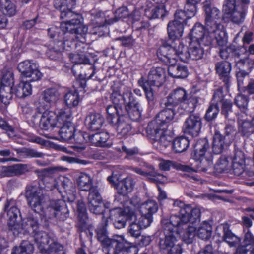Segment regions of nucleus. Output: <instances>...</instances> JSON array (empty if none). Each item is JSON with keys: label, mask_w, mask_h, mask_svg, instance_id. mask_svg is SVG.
<instances>
[{"label": "nucleus", "mask_w": 254, "mask_h": 254, "mask_svg": "<svg viewBox=\"0 0 254 254\" xmlns=\"http://www.w3.org/2000/svg\"><path fill=\"white\" fill-rule=\"evenodd\" d=\"M178 215L171 216V222L177 226L179 231L183 236V240L186 243L190 244L195 236L207 240L210 238L212 228L208 222L204 221L199 224L200 211L196 208H192L190 205L176 200L173 203Z\"/></svg>", "instance_id": "f257e3e1"}, {"label": "nucleus", "mask_w": 254, "mask_h": 254, "mask_svg": "<svg viewBox=\"0 0 254 254\" xmlns=\"http://www.w3.org/2000/svg\"><path fill=\"white\" fill-rule=\"evenodd\" d=\"M76 4V0H55L54 5L56 9L61 11V18L65 19V21L61 24V29L64 37L60 40L63 49L67 50L66 45L70 47L68 41H72L76 38L82 43L86 42L85 36L88 33V27L83 24V19L80 15L73 13L71 9Z\"/></svg>", "instance_id": "f03ea898"}, {"label": "nucleus", "mask_w": 254, "mask_h": 254, "mask_svg": "<svg viewBox=\"0 0 254 254\" xmlns=\"http://www.w3.org/2000/svg\"><path fill=\"white\" fill-rule=\"evenodd\" d=\"M26 196L31 208L48 219L56 217L64 221L69 216V210L64 200H52L48 203L40 188L31 187L26 190Z\"/></svg>", "instance_id": "7ed1b4c3"}, {"label": "nucleus", "mask_w": 254, "mask_h": 254, "mask_svg": "<svg viewBox=\"0 0 254 254\" xmlns=\"http://www.w3.org/2000/svg\"><path fill=\"white\" fill-rule=\"evenodd\" d=\"M139 203V198L134 197L130 201V205L136 208H139V210L125 209L129 224L128 233L136 238L140 236L142 229L150 225L152 222V215L158 209V204L154 200H148L141 204Z\"/></svg>", "instance_id": "20e7f679"}, {"label": "nucleus", "mask_w": 254, "mask_h": 254, "mask_svg": "<svg viewBox=\"0 0 254 254\" xmlns=\"http://www.w3.org/2000/svg\"><path fill=\"white\" fill-rule=\"evenodd\" d=\"M161 111L155 120L150 122L147 127L148 136L153 140L152 144L157 149L162 151L170 144L172 137L168 133V124L175 115L172 106H167Z\"/></svg>", "instance_id": "39448f33"}, {"label": "nucleus", "mask_w": 254, "mask_h": 254, "mask_svg": "<svg viewBox=\"0 0 254 254\" xmlns=\"http://www.w3.org/2000/svg\"><path fill=\"white\" fill-rule=\"evenodd\" d=\"M205 15V25L206 30L217 34L219 39L227 42V37L224 26L222 24V15L220 10L211 5V0H205L203 3Z\"/></svg>", "instance_id": "423d86ee"}, {"label": "nucleus", "mask_w": 254, "mask_h": 254, "mask_svg": "<svg viewBox=\"0 0 254 254\" xmlns=\"http://www.w3.org/2000/svg\"><path fill=\"white\" fill-rule=\"evenodd\" d=\"M113 100L116 104H119L120 101L124 103L123 114L129 117L133 121H137L141 117L142 109L139 104L133 97L131 90L125 87L123 95L118 94H113Z\"/></svg>", "instance_id": "0eeeda50"}, {"label": "nucleus", "mask_w": 254, "mask_h": 254, "mask_svg": "<svg viewBox=\"0 0 254 254\" xmlns=\"http://www.w3.org/2000/svg\"><path fill=\"white\" fill-rule=\"evenodd\" d=\"M108 220L104 217L102 224L96 230L97 238L100 242L103 243L104 251L107 254H118L124 248V238L122 236H116L114 238L110 239L107 237L106 227Z\"/></svg>", "instance_id": "6e6552de"}, {"label": "nucleus", "mask_w": 254, "mask_h": 254, "mask_svg": "<svg viewBox=\"0 0 254 254\" xmlns=\"http://www.w3.org/2000/svg\"><path fill=\"white\" fill-rule=\"evenodd\" d=\"M157 54L165 64H176L177 57L184 62L190 59L189 48L181 43L175 48L169 45H163L158 49Z\"/></svg>", "instance_id": "1a4fd4ad"}, {"label": "nucleus", "mask_w": 254, "mask_h": 254, "mask_svg": "<svg viewBox=\"0 0 254 254\" xmlns=\"http://www.w3.org/2000/svg\"><path fill=\"white\" fill-rule=\"evenodd\" d=\"M193 157L198 162L197 166L199 171H206L213 166V156L207 139H201L197 141L194 146Z\"/></svg>", "instance_id": "9d476101"}, {"label": "nucleus", "mask_w": 254, "mask_h": 254, "mask_svg": "<svg viewBox=\"0 0 254 254\" xmlns=\"http://www.w3.org/2000/svg\"><path fill=\"white\" fill-rule=\"evenodd\" d=\"M198 100L196 97L188 98L187 91L182 88L173 90L169 95L166 104L167 106H175L181 104L184 110L188 112L193 111L196 106Z\"/></svg>", "instance_id": "9b49d317"}, {"label": "nucleus", "mask_w": 254, "mask_h": 254, "mask_svg": "<svg viewBox=\"0 0 254 254\" xmlns=\"http://www.w3.org/2000/svg\"><path fill=\"white\" fill-rule=\"evenodd\" d=\"M162 224L164 229V237L161 238L159 243L160 249L166 252L175 245H177V239L176 235H179L183 239V236L179 232L177 226L174 225L171 222V216L169 220L163 219Z\"/></svg>", "instance_id": "f8f14e48"}, {"label": "nucleus", "mask_w": 254, "mask_h": 254, "mask_svg": "<svg viewBox=\"0 0 254 254\" xmlns=\"http://www.w3.org/2000/svg\"><path fill=\"white\" fill-rule=\"evenodd\" d=\"M190 36V42H200L202 45L210 46L214 41H216L220 46H223L227 43L224 39H219L216 34L211 33L206 30L205 27L199 23H196L193 27Z\"/></svg>", "instance_id": "ddd939ff"}, {"label": "nucleus", "mask_w": 254, "mask_h": 254, "mask_svg": "<svg viewBox=\"0 0 254 254\" xmlns=\"http://www.w3.org/2000/svg\"><path fill=\"white\" fill-rule=\"evenodd\" d=\"M32 237L42 252L49 254H64L63 246L56 242L46 233L38 231Z\"/></svg>", "instance_id": "4468645a"}, {"label": "nucleus", "mask_w": 254, "mask_h": 254, "mask_svg": "<svg viewBox=\"0 0 254 254\" xmlns=\"http://www.w3.org/2000/svg\"><path fill=\"white\" fill-rule=\"evenodd\" d=\"M244 9L236 5V0H225L223 6L224 20L236 25L242 24L247 13Z\"/></svg>", "instance_id": "2eb2a0df"}, {"label": "nucleus", "mask_w": 254, "mask_h": 254, "mask_svg": "<svg viewBox=\"0 0 254 254\" xmlns=\"http://www.w3.org/2000/svg\"><path fill=\"white\" fill-rule=\"evenodd\" d=\"M90 33L92 34H100L99 29L105 25H110L116 22L113 12L110 11H99L92 14Z\"/></svg>", "instance_id": "dca6fc26"}, {"label": "nucleus", "mask_w": 254, "mask_h": 254, "mask_svg": "<svg viewBox=\"0 0 254 254\" xmlns=\"http://www.w3.org/2000/svg\"><path fill=\"white\" fill-rule=\"evenodd\" d=\"M17 69L21 73V78L27 79L29 81H37L42 77L38 64L32 61L25 60L18 64Z\"/></svg>", "instance_id": "f3484780"}, {"label": "nucleus", "mask_w": 254, "mask_h": 254, "mask_svg": "<svg viewBox=\"0 0 254 254\" xmlns=\"http://www.w3.org/2000/svg\"><path fill=\"white\" fill-rule=\"evenodd\" d=\"M88 200L90 212L97 215L103 214L102 220L104 217L107 219L108 218L105 214V208H108L109 204H105L103 202L98 190H94L91 192H89Z\"/></svg>", "instance_id": "a211bd4d"}, {"label": "nucleus", "mask_w": 254, "mask_h": 254, "mask_svg": "<svg viewBox=\"0 0 254 254\" xmlns=\"http://www.w3.org/2000/svg\"><path fill=\"white\" fill-rule=\"evenodd\" d=\"M39 223L38 219L33 215H29L22 220V223L19 227H16L18 234H13L15 236H20L29 234L31 237L39 231Z\"/></svg>", "instance_id": "6ab92c4d"}, {"label": "nucleus", "mask_w": 254, "mask_h": 254, "mask_svg": "<svg viewBox=\"0 0 254 254\" xmlns=\"http://www.w3.org/2000/svg\"><path fill=\"white\" fill-rule=\"evenodd\" d=\"M15 205V200L12 199H7L5 203L4 209L5 211H7L8 216V226L9 230L13 234H18L16 227H19V223H17L16 219L20 214V211Z\"/></svg>", "instance_id": "aec40b11"}, {"label": "nucleus", "mask_w": 254, "mask_h": 254, "mask_svg": "<svg viewBox=\"0 0 254 254\" xmlns=\"http://www.w3.org/2000/svg\"><path fill=\"white\" fill-rule=\"evenodd\" d=\"M118 94L119 95H123L121 94L119 91H114L111 94L110 99L113 103V105H109L106 108V111L107 113V120L111 124L115 123L118 120V117L120 116H125L123 114L124 103H122L119 101V104H116L114 102L112 96L114 94Z\"/></svg>", "instance_id": "412c9836"}, {"label": "nucleus", "mask_w": 254, "mask_h": 254, "mask_svg": "<svg viewBox=\"0 0 254 254\" xmlns=\"http://www.w3.org/2000/svg\"><path fill=\"white\" fill-rule=\"evenodd\" d=\"M201 128V121L199 116L191 115L188 117L183 125L184 132L192 136L198 135Z\"/></svg>", "instance_id": "4be33fe9"}, {"label": "nucleus", "mask_w": 254, "mask_h": 254, "mask_svg": "<svg viewBox=\"0 0 254 254\" xmlns=\"http://www.w3.org/2000/svg\"><path fill=\"white\" fill-rule=\"evenodd\" d=\"M29 170L27 164H17L0 166V179L23 174Z\"/></svg>", "instance_id": "5701e85b"}, {"label": "nucleus", "mask_w": 254, "mask_h": 254, "mask_svg": "<svg viewBox=\"0 0 254 254\" xmlns=\"http://www.w3.org/2000/svg\"><path fill=\"white\" fill-rule=\"evenodd\" d=\"M154 4L145 9V15L149 19L162 17L165 13V3L168 0H152Z\"/></svg>", "instance_id": "b1692460"}, {"label": "nucleus", "mask_w": 254, "mask_h": 254, "mask_svg": "<svg viewBox=\"0 0 254 254\" xmlns=\"http://www.w3.org/2000/svg\"><path fill=\"white\" fill-rule=\"evenodd\" d=\"M28 80L21 78L19 83L12 87V93L17 98H24L32 93V87Z\"/></svg>", "instance_id": "393cba45"}, {"label": "nucleus", "mask_w": 254, "mask_h": 254, "mask_svg": "<svg viewBox=\"0 0 254 254\" xmlns=\"http://www.w3.org/2000/svg\"><path fill=\"white\" fill-rule=\"evenodd\" d=\"M39 126L44 130H52L55 127H59L57 123L55 112L46 110L41 117Z\"/></svg>", "instance_id": "a878e982"}, {"label": "nucleus", "mask_w": 254, "mask_h": 254, "mask_svg": "<svg viewBox=\"0 0 254 254\" xmlns=\"http://www.w3.org/2000/svg\"><path fill=\"white\" fill-rule=\"evenodd\" d=\"M165 81V71L162 67L151 69L148 75L147 83L150 86L160 87Z\"/></svg>", "instance_id": "bb28decb"}, {"label": "nucleus", "mask_w": 254, "mask_h": 254, "mask_svg": "<svg viewBox=\"0 0 254 254\" xmlns=\"http://www.w3.org/2000/svg\"><path fill=\"white\" fill-rule=\"evenodd\" d=\"M223 97V94L221 89H218L215 92L213 95L214 103L210 105L205 114V117L207 121H210L216 118L219 111L218 104L219 101H222Z\"/></svg>", "instance_id": "cd10ccee"}, {"label": "nucleus", "mask_w": 254, "mask_h": 254, "mask_svg": "<svg viewBox=\"0 0 254 254\" xmlns=\"http://www.w3.org/2000/svg\"><path fill=\"white\" fill-rule=\"evenodd\" d=\"M215 68L220 79L222 80L226 85H228L230 81L232 69L230 63L226 61L218 62L215 64Z\"/></svg>", "instance_id": "c85d7f7f"}, {"label": "nucleus", "mask_w": 254, "mask_h": 254, "mask_svg": "<svg viewBox=\"0 0 254 254\" xmlns=\"http://www.w3.org/2000/svg\"><path fill=\"white\" fill-rule=\"evenodd\" d=\"M76 181L78 188L81 191L91 192L94 190H98L97 188L93 186V178L87 173H80Z\"/></svg>", "instance_id": "c756f323"}, {"label": "nucleus", "mask_w": 254, "mask_h": 254, "mask_svg": "<svg viewBox=\"0 0 254 254\" xmlns=\"http://www.w3.org/2000/svg\"><path fill=\"white\" fill-rule=\"evenodd\" d=\"M115 126L117 131L120 137H126L131 134V127L129 123V118L125 116H120L115 123L112 124Z\"/></svg>", "instance_id": "7c9ffc66"}, {"label": "nucleus", "mask_w": 254, "mask_h": 254, "mask_svg": "<svg viewBox=\"0 0 254 254\" xmlns=\"http://www.w3.org/2000/svg\"><path fill=\"white\" fill-rule=\"evenodd\" d=\"M104 123V117L100 114L92 113L88 115L85 120V124L89 130L93 131L99 130Z\"/></svg>", "instance_id": "2f4dec72"}, {"label": "nucleus", "mask_w": 254, "mask_h": 254, "mask_svg": "<svg viewBox=\"0 0 254 254\" xmlns=\"http://www.w3.org/2000/svg\"><path fill=\"white\" fill-rule=\"evenodd\" d=\"M230 160L235 173L237 175L241 174L245 167L244 153L241 150H237L233 157H230Z\"/></svg>", "instance_id": "473e14b6"}, {"label": "nucleus", "mask_w": 254, "mask_h": 254, "mask_svg": "<svg viewBox=\"0 0 254 254\" xmlns=\"http://www.w3.org/2000/svg\"><path fill=\"white\" fill-rule=\"evenodd\" d=\"M246 117L245 113H243L242 115H238V123L240 131L244 135H248L254 131V116L252 122L247 120Z\"/></svg>", "instance_id": "72a5a7b5"}, {"label": "nucleus", "mask_w": 254, "mask_h": 254, "mask_svg": "<svg viewBox=\"0 0 254 254\" xmlns=\"http://www.w3.org/2000/svg\"><path fill=\"white\" fill-rule=\"evenodd\" d=\"M57 124L60 127L65 124L72 123V111L69 108H64L58 110L55 112Z\"/></svg>", "instance_id": "f704fd0d"}, {"label": "nucleus", "mask_w": 254, "mask_h": 254, "mask_svg": "<svg viewBox=\"0 0 254 254\" xmlns=\"http://www.w3.org/2000/svg\"><path fill=\"white\" fill-rule=\"evenodd\" d=\"M159 167L161 170L163 171H168L171 167H173L177 170L186 172L192 173L195 172V170L192 167L187 165H181L170 160H164L161 161L159 163Z\"/></svg>", "instance_id": "c9c22d12"}, {"label": "nucleus", "mask_w": 254, "mask_h": 254, "mask_svg": "<svg viewBox=\"0 0 254 254\" xmlns=\"http://www.w3.org/2000/svg\"><path fill=\"white\" fill-rule=\"evenodd\" d=\"M168 65V71L169 75L175 78H185L188 75L187 67L183 65L166 64Z\"/></svg>", "instance_id": "e433bc0d"}, {"label": "nucleus", "mask_w": 254, "mask_h": 254, "mask_svg": "<svg viewBox=\"0 0 254 254\" xmlns=\"http://www.w3.org/2000/svg\"><path fill=\"white\" fill-rule=\"evenodd\" d=\"M167 31L170 39L174 40L180 39L183 34L184 26L181 23L173 20L168 24Z\"/></svg>", "instance_id": "4c0bfd02"}, {"label": "nucleus", "mask_w": 254, "mask_h": 254, "mask_svg": "<svg viewBox=\"0 0 254 254\" xmlns=\"http://www.w3.org/2000/svg\"><path fill=\"white\" fill-rule=\"evenodd\" d=\"M225 137L219 132H216L213 136L212 150L214 154H219L226 148L229 144L225 141Z\"/></svg>", "instance_id": "58836bf2"}, {"label": "nucleus", "mask_w": 254, "mask_h": 254, "mask_svg": "<svg viewBox=\"0 0 254 254\" xmlns=\"http://www.w3.org/2000/svg\"><path fill=\"white\" fill-rule=\"evenodd\" d=\"M244 242L246 246L238 247L235 254H250V252L254 249V236L248 231L245 235Z\"/></svg>", "instance_id": "ea45409f"}, {"label": "nucleus", "mask_w": 254, "mask_h": 254, "mask_svg": "<svg viewBox=\"0 0 254 254\" xmlns=\"http://www.w3.org/2000/svg\"><path fill=\"white\" fill-rule=\"evenodd\" d=\"M202 43L198 42H190L189 51L190 59L193 60L201 59L204 54V49Z\"/></svg>", "instance_id": "a19ab883"}, {"label": "nucleus", "mask_w": 254, "mask_h": 254, "mask_svg": "<svg viewBox=\"0 0 254 254\" xmlns=\"http://www.w3.org/2000/svg\"><path fill=\"white\" fill-rule=\"evenodd\" d=\"M132 206L131 205L130 206L126 207L124 211L122 213L121 210L119 208H116L113 210H110L109 212L112 215L113 214H117L118 216V217H117L116 219H115V221L114 222V225L115 227L117 229H121L125 227L126 226V221H128V219L127 218V214L125 213V209L126 208H128L129 209H135V208H132Z\"/></svg>", "instance_id": "79ce46f5"}, {"label": "nucleus", "mask_w": 254, "mask_h": 254, "mask_svg": "<svg viewBox=\"0 0 254 254\" xmlns=\"http://www.w3.org/2000/svg\"><path fill=\"white\" fill-rule=\"evenodd\" d=\"M59 131L61 140L64 141H70L75 136V128L72 123L65 124L60 127Z\"/></svg>", "instance_id": "37998d69"}, {"label": "nucleus", "mask_w": 254, "mask_h": 254, "mask_svg": "<svg viewBox=\"0 0 254 254\" xmlns=\"http://www.w3.org/2000/svg\"><path fill=\"white\" fill-rule=\"evenodd\" d=\"M109 135L107 132H102L91 135L90 142L97 146L105 147L109 146L107 141Z\"/></svg>", "instance_id": "c03bdc74"}, {"label": "nucleus", "mask_w": 254, "mask_h": 254, "mask_svg": "<svg viewBox=\"0 0 254 254\" xmlns=\"http://www.w3.org/2000/svg\"><path fill=\"white\" fill-rule=\"evenodd\" d=\"M134 185L133 179L127 177L119 182L117 190L119 193L126 195L132 190Z\"/></svg>", "instance_id": "a18cd8bd"}, {"label": "nucleus", "mask_w": 254, "mask_h": 254, "mask_svg": "<svg viewBox=\"0 0 254 254\" xmlns=\"http://www.w3.org/2000/svg\"><path fill=\"white\" fill-rule=\"evenodd\" d=\"M77 212L79 220L78 225L82 229L86 228L87 220V211L85 204L82 201H78L77 204Z\"/></svg>", "instance_id": "49530a36"}, {"label": "nucleus", "mask_w": 254, "mask_h": 254, "mask_svg": "<svg viewBox=\"0 0 254 254\" xmlns=\"http://www.w3.org/2000/svg\"><path fill=\"white\" fill-rule=\"evenodd\" d=\"M0 10L4 15L13 16L16 13V6L14 2L10 0H0Z\"/></svg>", "instance_id": "de8ad7c7"}, {"label": "nucleus", "mask_w": 254, "mask_h": 254, "mask_svg": "<svg viewBox=\"0 0 254 254\" xmlns=\"http://www.w3.org/2000/svg\"><path fill=\"white\" fill-rule=\"evenodd\" d=\"M19 157L21 158H41L44 154L38 152L33 149L22 148L15 149Z\"/></svg>", "instance_id": "09e8293b"}, {"label": "nucleus", "mask_w": 254, "mask_h": 254, "mask_svg": "<svg viewBox=\"0 0 254 254\" xmlns=\"http://www.w3.org/2000/svg\"><path fill=\"white\" fill-rule=\"evenodd\" d=\"M34 251V247L27 241H23L19 247H14L11 254H32Z\"/></svg>", "instance_id": "8fccbe9b"}, {"label": "nucleus", "mask_w": 254, "mask_h": 254, "mask_svg": "<svg viewBox=\"0 0 254 254\" xmlns=\"http://www.w3.org/2000/svg\"><path fill=\"white\" fill-rule=\"evenodd\" d=\"M43 98L46 102L50 103H56L60 98V93L58 90L55 88H48L43 92Z\"/></svg>", "instance_id": "3c124183"}, {"label": "nucleus", "mask_w": 254, "mask_h": 254, "mask_svg": "<svg viewBox=\"0 0 254 254\" xmlns=\"http://www.w3.org/2000/svg\"><path fill=\"white\" fill-rule=\"evenodd\" d=\"M189 145L188 139L184 137H180L175 139L173 142V149L178 153H181L185 151Z\"/></svg>", "instance_id": "603ef678"}, {"label": "nucleus", "mask_w": 254, "mask_h": 254, "mask_svg": "<svg viewBox=\"0 0 254 254\" xmlns=\"http://www.w3.org/2000/svg\"><path fill=\"white\" fill-rule=\"evenodd\" d=\"M64 101L65 104L68 107V108L77 106L79 102V97L78 93L76 91H72L67 93L64 97Z\"/></svg>", "instance_id": "864d4df0"}, {"label": "nucleus", "mask_w": 254, "mask_h": 254, "mask_svg": "<svg viewBox=\"0 0 254 254\" xmlns=\"http://www.w3.org/2000/svg\"><path fill=\"white\" fill-rule=\"evenodd\" d=\"M14 82V74L11 70L3 69L1 79V86L11 87Z\"/></svg>", "instance_id": "5fc2aeb1"}, {"label": "nucleus", "mask_w": 254, "mask_h": 254, "mask_svg": "<svg viewBox=\"0 0 254 254\" xmlns=\"http://www.w3.org/2000/svg\"><path fill=\"white\" fill-rule=\"evenodd\" d=\"M223 239L230 247L236 246L239 244L240 239L234 235L229 230H225L223 235Z\"/></svg>", "instance_id": "6e6d98bb"}, {"label": "nucleus", "mask_w": 254, "mask_h": 254, "mask_svg": "<svg viewBox=\"0 0 254 254\" xmlns=\"http://www.w3.org/2000/svg\"><path fill=\"white\" fill-rule=\"evenodd\" d=\"M201 0H187L184 9L187 12L189 17H193L196 12L197 4Z\"/></svg>", "instance_id": "4d7b16f0"}, {"label": "nucleus", "mask_w": 254, "mask_h": 254, "mask_svg": "<svg viewBox=\"0 0 254 254\" xmlns=\"http://www.w3.org/2000/svg\"><path fill=\"white\" fill-rule=\"evenodd\" d=\"M231 167H232V165L230 157L226 156L221 157L215 166L216 169L219 172L224 171Z\"/></svg>", "instance_id": "13d9d810"}, {"label": "nucleus", "mask_w": 254, "mask_h": 254, "mask_svg": "<svg viewBox=\"0 0 254 254\" xmlns=\"http://www.w3.org/2000/svg\"><path fill=\"white\" fill-rule=\"evenodd\" d=\"M13 95L12 87L1 86L0 88V98L4 104H8Z\"/></svg>", "instance_id": "bf43d9fd"}, {"label": "nucleus", "mask_w": 254, "mask_h": 254, "mask_svg": "<svg viewBox=\"0 0 254 254\" xmlns=\"http://www.w3.org/2000/svg\"><path fill=\"white\" fill-rule=\"evenodd\" d=\"M235 103L241 110H243L244 112L247 109L248 99L245 95L239 94L235 98Z\"/></svg>", "instance_id": "052dcab7"}, {"label": "nucleus", "mask_w": 254, "mask_h": 254, "mask_svg": "<svg viewBox=\"0 0 254 254\" xmlns=\"http://www.w3.org/2000/svg\"><path fill=\"white\" fill-rule=\"evenodd\" d=\"M174 20L173 21L181 23L183 26L187 18H190L192 17H189L187 12L184 9V11L178 10L176 11L174 15Z\"/></svg>", "instance_id": "680f3d73"}, {"label": "nucleus", "mask_w": 254, "mask_h": 254, "mask_svg": "<svg viewBox=\"0 0 254 254\" xmlns=\"http://www.w3.org/2000/svg\"><path fill=\"white\" fill-rule=\"evenodd\" d=\"M69 57L70 61L75 64H85L86 62V59L83 53H71Z\"/></svg>", "instance_id": "e2e57ef3"}, {"label": "nucleus", "mask_w": 254, "mask_h": 254, "mask_svg": "<svg viewBox=\"0 0 254 254\" xmlns=\"http://www.w3.org/2000/svg\"><path fill=\"white\" fill-rule=\"evenodd\" d=\"M0 128L6 131L9 138H13L15 136L14 128L8 124L1 117H0Z\"/></svg>", "instance_id": "0e129e2a"}, {"label": "nucleus", "mask_w": 254, "mask_h": 254, "mask_svg": "<svg viewBox=\"0 0 254 254\" xmlns=\"http://www.w3.org/2000/svg\"><path fill=\"white\" fill-rule=\"evenodd\" d=\"M148 178L151 181L157 183H164L167 182L166 177L162 174L157 173L153 168L152 170L150 172Z\"/></svg>", "instance_id": "69168bd1"}, {"label": "nucleus", "mask_w": 254, "mask_h": 254, "mask_svg": "<svg viewBox=\"0 0 254 254\" xmlns=\"http://www.w3.org/2000/svg\"><path fill=\"white\" fill-rule=\"evenodd\" d=\"M76 138H75V141L79 144H83L86 142H90V138L91 135H89L86 133L79 132L75 135Z\"/></svg>", "instance_id": "338daca9"}, {"label": "nucleus", "mask_w": 254, "mask_h": 254, "mask_svg": "<svg viewBox=\"0 0 254 254\" xmlns=\"http://www.w3.org/2000/svg\"><path fill=\"white\" fill-rule=\"evenodd\" d=\"M220 102H221V101ZM222 113L225 115V117L227 118L229 112L232 111V103L231 101L229 100H224L223 98H222Z\"/></svg>", "instance_id": "774afa93"}]
</instances>
